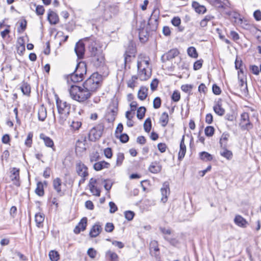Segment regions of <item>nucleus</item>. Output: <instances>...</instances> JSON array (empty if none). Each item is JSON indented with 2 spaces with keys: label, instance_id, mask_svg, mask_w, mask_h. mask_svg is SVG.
I'll list each match as a JSON object with an SVG mask.
<instances>
[{
  "label": "nucleus",
  "instance_id": "nucleus-1",
  "mask_svg": "<svg viewBox=\"0 0 261 261\" xmlns=\"http://www.w3.org/2000/svg\"><path fill=\"white\" fill-rule=\"evenodd\" d=\"M84 40L88 46L93 65L97 68L103 67L105 65V56L96 38L91 36L85 38Z\"/></svg>",
  "mask_w": 261,
  "mask_h": 261
},
{
  "label": "nucleus",
  "instance_id": "nucleus-2",
  "mask_svg": "<svg viewBox=\"0 0 261 261\" xmlns=\"http://www.w3.org/2000/svg\"><path fill=\"white\" fill-rule=\"evenodd\" d=\"M138 75L141 81L148 80L151 75V68L149 67L148 57L140 55L137 61Z\"/></svg>",
  "mask_w": 261,
  "mask_h": 261
},
{
  "label": "nucleus",
  "instance_id": "nucleus-3",
  "mask_svg": "<svg viewBox=\"0 0 261 261\" xmlns=\"http://www.w3.org/2000/svg\"><path fill=\"white\" fill-rule=\"evenodd\" d=\"M69 92L71 98L79 102H84L92 96L83 85L82 86L71 85Z\"/></svg>",
  "mask_w": 261,
  "mask_h": 261
},
{
  "label": "nucleus",
  "instance_id": "nucleus-4",
  "mask_svg": "<svg viewBox=\"0 0 261 261\" xmlns=\"http://www.w3.org/2000/svg\"><path fill=\"white\" fill-rule=\"evenodd\" d=\"M102 81L101 75L95 72L83 83V86L92 95L100 86Z\"/></svg>",
  "mask_w": 261,
  "mask_h": 261
},
{
  "label": "nucleus",
  "instance_id": "nucleus-5",
  "mask_svg": "<svg viewBox=\"0 0 261 261\" xmlns=\"http://www.w3.org/2000/svg\"><path fill=\"white\" fill-rule=\"evenodd\" d=\"M118 111V102L113 100L111 102L107 109L106 119L109 122H113L116 118Z\"/></svg>",
  "mask_w": 261,
  "mask_h": 261
},
{
  "label": "nucleus",
  "instance_id": "nucleus-6",
  "mask_svg": "<svg viewBox=\"0 0 261 261\" xmlns=\"http://www.w3.org/2000/svg\"><path fill=\"white\" fill-rule=\"evenodd\" d=\"M240 126L242 130H249L252 127L248 113L244 112L241 114Z\"/></svg>",
  "mask_w": 261,
  "mask_h": 261
},
{
  "label": "nucleus",
  "instance_id": "nucleus-7",
  "mask_svg": "<svg viewBox=\"0 0 261 261\" xmlns=\"http://www.w3.org/2000/svg\"><path fill=\"white\" fill-rule=\"evenodd\" d=\"M56 105L58 113H70V105L66 101L60 100L58 97L56 99Z\"/></svg>",
  "mask_w": 261,
  "mask_h": 261
},
{
  "label": "nucleus",
  "instance_id": "nucleus-8",
  "mask_svg": "<svg viewBox=\"0 0 261 261\" xmlns=\"http://www.w3.org/2000/svg\"><path fill=\"white\" fill-rule=\"evenodd\" d=\"M76 170L78 175L82 177L86 178L88 175L87 167L82 162L76 164Z\"/></svg>",
  "mask_w": 261,
  "mask_h": 261
},
{
  "label": "nucleus",
  "instance_id": "nucleus-9",
  "mask_svg": "<svg viewBox=\"0 0 261 261\" xmlns=\"http://www.w3.org/2000/svg\"><path fill=\"white\" fill-rule=\"evenodd\" d=\"M178 54L179 51L177 49H172L167 53L164 54L161 57V60L163 62H165L167 61L170 60L174 58L175 57L177 56Z\"/></svg>",
  "mask_w": 261,
  "mask_h": 261
},
{
  "label": "nucleus",
  "instance_id": "nucleus-10",
  "mask_svg": "<svg viewBox=\"0 0 261 261\" xmlns=\"http://www.w3.org/2000/svg\"><path fill=\"white\" fill-rule=\"evenodd\" d=\"M10 173V178L13 184L17 187L19 186V169L13 168Z\"/></svg>",
  "mask_w": 261,
  "mask_h": 261
},
{
  "label": "nucleus",
  "instance_id": "nucleus-11",
  "mask_svg": "<svg viewBox=\"0 0 261 261\" xmlns=\"http://www.w3.org/2000/svg\"><path fill=\"white\" fill-rule=\"evenodd\" d=\"M62 180L59 177H56L53 181V187L57 194L60 196H63L64 192L62 191Z\"/></svg>",
  "mask_w": 261,
  "mask_h": 261
},
{
  "label": "nucleus",
  "instance_id": "nucleus-12",
  "mask_svg": "<svg viewBox=\"0 0 261 261\" xmlns=\"http://www.w3.org/2000/svg\"><path fill=\"white\" fill-rule=\"evenodd\" d=\"M87 223V219L86 217L83 218L80 222L78 223L77 225L74 229V232L76 234H79L81 231H84L86 229Z\"/></svg>",
  "mask_w": 261,
  "mask_h": 261
},
{
  "label": "nucleus",
  "instance_id": "nucleus-13",
  "mask_svg": "<svg viewBox=\"0 0 261 261\" xmlns=\"http://www.w3.org/2000/svg\"><path fill=\"white\" fill-rule=\"evenodd\" d=\"M161 192L162 196L161 201L163 203H165L167 201L168 196L169 195L170 193V189L168 184L167 183H164L163 185V187L161 189Z\"/></svg>",
  "mask_w": 261,
  "mask_h": 261
},
{
  "label": "nucleus",
  "instance_id": "nucleus-14",
  "mask_svg": "<svg viewBox=\"0 0 261 261\" xmlns=\"http://www.w3.org/2000/svg\"><path fill=\"white\" fill-rule=\"evenodd\" d=\"M75 52L79 58H82L85 53V44L81 42H77L75 46Z\"/></svg>",
  "mask_w": 261,
  "mask_h": 261
},
{
  "label": "nucleus",
  "instance_id": "nucleus-15",
  "mask_svg": "<svg viewBox=\"0 0 261 261\" xmlns=\"http://www.w3.org/2000/svg\"><path fill=\"white\" fill-rule=\"evenodd\" d=\"M47 20L51 24H56L59 21L58 15L50 10H49L48 11Z\"/></svg>",
  "mask_w": 261,
  "mask_h": 261
},
{
  "label": "nucleus",
  "instance_id": "nucleus-16",
  "mask_svg": "<svg viewBox=\"0 0 261 261\" xmlns=\"http://www.w3.org/2000/svg\"><path fill=\"white\" fill-rule=\"evenodd\" d=\"M234 222L237 225L243 228L246 227L248 224L247 221L243 217L239 215L236 216Z\"/></svg>",
  "mask_w": 261,
  "mask_h": 261
},
{
  "label": "nucleus",
  "instance_id": "nucleus-17",
  "mask_svg": "<svg viewBox=\"0 0 261 261\" xmlns=\"http://www.w3.org/2000/svg\"><path fill=\"white\" fill-rule=\"evenodd\" d=\"M110 166V163L105 161H100L95 163L93 165V168L96 171H100L103 169L109 168Z\"/></svg>",
  "mask_w": 261,
  "mask_h": 261
},
{
  "label": "nucleus",
  "instance_id": "nucleus-18",
  "mask_svg": "<svg viewBox=\"0 0 261 261\" xmlns=\"http://www.w3.org/2000/svg\"><path fill=\"white\" fill-rule=\"evenodd\" d=\"M76 72L79 75H80L81 76H83L84 78V75L86 73V66L84 63H79L76 67V69L74 71Z\"/></svg>",
  "mask_w": 261,
  "mask_h": 261
},
{
  "label": "nucleus",
  "instance_id": "nucleus-19",
  "mask_svg": "<svg viewBox=\"0 0 261 261\" xmlns=\"http://www.w3.org/2000/svg\"><path fill=\"white\" fill-rule=\"evenodd\" d=\"M185 136H182L180 143V149L178 152V160H181L185 156L186 152V146L184 142Z\"/></svg>",
  "mask_w": 261,
  "mask_h": 261
},
{
  "label": "nucleus",
  "instance_id": "nucleus-20",
  "mask_svg": "<svg viewBox=\"0 0 261 261\" xmlns=\"http://www.w3.org/2000/svg\"><path fill=\"white\" fill-rule=\"evenodd\" d=\"M213 110L216 114L219 116H223L225 114V110L222 107L220 100H219L213 107Z\"/></svg>",
  "mask_w": 261,
  "mask_h": 261
},
{
  "label": "nucleus",
  "instance_id": "nucleus-21",
  "mask_svg": "<svg viewBox=\"0 0 261 261\" xmlns=\"http://www.w3.org/2000/svg\"><path fill=\"white\" fill-rule=\"evenodd\" d=\"M101 229V227L99 223L95 224L93 226L90 231L89 234L90 237L92 238L97 237L100 233Z\"/></svg>",
  "mask_w": 261,
  "mask_h": 261
},
{
  "label": "nucleus",
  "instance_id": "nucleus-22",
  "mask_svg": "<svg viewBox=\"0 0 261 261\" xmlns=\"http://www.w3.org/2000/svg\"><path fill=\"white\" fill-rule=\"evenodd\" d=\"M161 165L157 162L152 163L149 167V170L152 173H158L161 170Z\"/></svg>",
  "mask_w": 261,
  "mask_h": 261
},
{
  "label": "nucleus",
  "instance_id": "nucleus-23",
  "mask_svg": "<svg viewBox=\"0 0 261 261\" xmlns=\"http://www.w3.org/2000/svg\"><path fill=\"white\" fill-rule=\"evenodd\" d=\"M86 137L82 138L81 139L78 140L76 143V149H80V151L86 150Z\"/></svg>",
  "mask_w": 261,
  "mask_h": 261
},
{
  "label": "nucleus",
  "instance_id": "nucleus-24",
  "mask_svg": "<svg viewBox=\"0 0 261 261\" xmlns=\"http://www.w3.org/2000/svg\"><path fill=\"white\" fill-rule=\"evenodd\" d=\"M47 116V112L45 108L41 106L38 110V117L39 120L43 121Z\"/></svg>",
  "mask_w": 261,
  "mask_h": 261
},
{
  "label": "nucleus",
  "instance_id": "nucleus-25",
  "mask_svg": "<svg viewBox=\"0 0 261 261\" xmlns=\"http://www.w3.org/2000/svg\"><path fill=\"white\" fill-rule=\"evenodd\" d=\"M40 138L43 140L45 146L48 147H53L54 145V143L52 139L49 137L46 136L43 134L40 135Z\"/></svg>",
  "mask_w": 261,
  "mask_h": 261
},
{
  "label": "nucleus",
  "instance_id": "nucleus-26",
  "mask_svg": "<svg viewBox=\"0 0 261 261\" xmlns=\"http://www.w3.org/2000/svg\"><path fill=\"white\" fill-rule=\"evenodd\" d=\"M148 89L145 87H141L138 92V98L141 100H144L147 96Z\"/></svg>",
  "mask_w": 261,
  "mask_h": 261
},
{
  "label": "nucleus",
  "instance_id": "nucleus-27",
  "mask_svg": "<svg viewBox=\"0 0 261 261\" xmlns=\"http://www.w3.org/2000/svg\"><path fill=\"white\" fill-rule=\"evenodd\" d=\"M192 6L195 9V11L199 14H203L206 11L205 7L203 6L200 5L197 2H193Z\"/></svg>",
  "mask_w": 261,
  "mask_h": 261
},
{
  "label": "nucleus",
  "instance_id": "nucleus-28",
  "mask_svg": "<svg viewBox=\"0 0 261 261\" xmlns=\"http://www.w3.org/2000/svg\"><path fill=\"white\" fill-rule=\"evenodd\" d=\"M221 156L226 158L228 160H230L232 158V153L230 150H227L225 147L220 151V152Z\"/></svg>",
  "mask_w": 261,
  "mask_h": 261
},
{
  "label": "nucleus",
  "instance_id": "nucleus-29",
  "mask_svg": "<svg viewBox=\"0 0 261 261\" xmlns=\"http://www.w3.org/2000/svg\"><path fill=\"white\" fill-rule=\"evenodd\" d=\"M134 49H132V51H128L126 50L125 51V53L124 55V64L126 66V64L130 62L131 59L133 57H135L134 55Z\"/></svg>",
  "mask_w": 261,
  "mask_h": 261
},
{
  "label": "nucleus",
  "instance_id": "nucleus-30",
  "mask_svg": "<svg viewBox=\"0 0 261 261\" xmlns=\"http://www.w3.org/2000/svg\"><path fill=\"white\" fill-rule=\"evenodd\" d=\"M21 91L24 95H29L31 92V87L29 84L23 82L20 87Z\"/></svg>",
  "mask_w": 261,
  "mask_h": 261
},
{
  "label": "nucleus",
  "instance_id": "nucleus-31",
  "mask_svg": "<svg viewBox=\"0 0 261 261\" xmlns=\"http://www.w3.org/2000/svg\"><path fill=\"white\" fill-rule=\"evenodd\" d=\"M160 121L163 127H165L167 125L169 121V115L167 112L162 113L160 118Z\"/></svg>",
  "mask_w": 261,
  "mask_h": 261
},
{
  "label": "nucleus",
  "instance_id": "nucleus-32",
  "mask_svg": "<svg viewBox=\"0 0 261 261\" xmlns=\"http://www.w3.org/2000/svg\"><path fill=\"white\" fill-rule=\"evenodd\" d=\"M44 220V215L40 213L35 215V220L37 227H40Z\"/></svg>",
  "mask_w": 261,
  "mask_h": 261
},
{
  "label": "nucleus",
  "instance_id": "nucleus-33",
  "mask_svg": "<svg viewBox=\"0 0 261 261\" xmlns=\"http://www.w3.org/2000/svg\"><path fill=\"white\" fill-rule=\"evenodd\" d=\"M212 5L217 8H223L226 0H206Z\"/></svg>",
  "mask_w": 261,
  "mask_h": 261
},
{
  "label": "nucleus",
  "instance_id": "nucleus-34",
  "mask_svg": "<svg viewBox=\"0 0 261 261\" xmlns=\"http://www.w3.org/2000/svg\"><path fill=\"white\" fill-rule=\"evenodd\" d=\"M70 79L73 83H78L82 81L84 79L83 76L79 75L76 72H74L70 75Z\"/></svg>",
  "mask_w": 261,
  "mask_h": 261
},
{
  "label": "nucleus",
  "instance_id": "nucleus-35",
  "mask_svg": "<svg viewBox=\"0 0 261 261\" xmlns=\"http://www.w3.org/2000/svg\"><path fill=\"white\" fill-rule=\"evenodd\" d=\"M200 158L201 160L205 162L212 161L213 159L212 155L205 151L200 153Z\"/></svg>",
  "mask_w": 261,
  "mask_h": 261
},
{
  "label": "nucleus",
  "instance_id": "nucleus-36",
  "mask_svg": "<svg viewBox=\"0 0 261 261\" xmlns=\"http://www.w3.org/2000/svg\"><path fill=\"white\" fill-rule=\"evenodd\" d=\"M106 255L111 261H118V256L114 252L108 250L106 252Z\"/></svg>",
  "mask_w": 261,
  "mask_h": 261
},
{
  "label": "nucleus",
  "instance_id": "nucleus-37",
  "mask_svg": "<svg viewBox=\"0 0 261 261\" xmlns=\"http://www.w3.org/2000/svg\"><path fill=\"white\" fill-rule=\"evenodd\" d=\"M35 193L39 196H42L44 195L43 186L41 182L39 181L37 183Z\"/></svg>",
  "mask_w": 261,
  "mask_h": 261
},
{
  "label": "nucleus",
  "instance_id": "nucleus-38",
  "mask_svg": "<svg viewBox=\"0 0 261 261\" xmlns=\"http://www.w3.org/2000/svg\"><path fill=\"white\" fill-rule=\"evenodd\" d=\"M59 114V123L63 125L65 122V121L67 120L68 115L69 113H58Z\"/></svg>",
  "mask_w": 261,
  "mask_h": 261
},
{
  "label": "nucleus",
  "instance_id": "nucleus-39",
  "mask_svg": "<svg viewBox=\"0 0 261 261\" xmlns=\"http://www.w3.org/2000/svg\"><path fill=\"white\" fill-rule=\"evenodd\" d=\"M48 255L51 261H58L59 259V254L56 251L51 250Z\"/></svg>",
  "mask_w": 261,
  "mask_h": 261
},
{
  "label": "nucleus",
  "instance_id": "nucleus-40",
  "mask_svg": "<svg viewBox=\"0 0 261 261\" xmlns=\"http://www.w3.org/2000/svg\"><path fill=\"white\" fill-rule=\"evenodd\" d=\"M188 54L191 57L197 58L198 57V54L196 48L194 47H190L187 50Z\"/></svg>",
  "mask_w": 261,
  "mask_h": 261
},
{
  "label": "nucleus",
  "instance_id": "nucleus-41",
  "mask_svg": "<svg viewBox=\"0 0 261 261\" xmlns=\"http://www.w3.org/2000/svg\"><path fill=\"white\" fill-rule=\"evenodd\" d=\"M151 128V121L150 118H147L144 123V129L147 133H149Z\"/></svg>",
  "mask_w": 261,
  "mask_h": 261
},
{
  "label": "nucleus",
  "instance_id": "nucleus-42",
  "mask_svg": "<svg viewBox=\"0 0 261 261\" xmlns=\"http://www.w3.org/2000/svg\"><path fill=\"white\" fill-rule=\"evenodd\" d=\"M146 112V109L144 107H140L138 110L137 113V117L139 119H142L144 117L145 113Z\"/></svg>",
  "mask_w": 261,
  "mask_h": 261
},
{
  "label": "nucleus",
  "instance_id": "nucleus-43",
  "mask_svg": "<svg viewBox=\"0 0 261 261\" xmlns=\"http://www.w3.org/2000/svg\"><path fill=\"white\" fill-rule=\"evenodd\" d=\"M229 135L228 134L223 133L221 136V138L220 140V143L221 144V146L222 147L224 146V147H226V142L228 139Z\"/></svg>",
  "mask_w": 261,
  "mask_h": 261
},
{
  "label": "nucleus",
  "instance_id": "nucleus-44",
  "mask_svg": "<svg viewBox=\"0 0 261 261\" xmlns=\"http://www.w3.org/2000/svg\"><path fill=\"white\" fill-rule=\"evenodd\" d=\"M100 158L99 153L97 152H93L90 155V161L91 163L99 160Z\"/></svg>",
  "mask_w": 261,
  "mask_h": 261
},
{
  "label": "nucleus",
  "instance_id": "nucleus-45",
  "mask_svg": "<svg viewBox=\"0 0 261 261\" xmlns=\"http://www.w3.org/2000/svg\"><path fill=\"white\" fill-rule=\"evenodd\" d=\"M214 128L212 126H208L205 127L204 132L205 134L207 137H212L214 133Z\"/></svg>",
  "mask_w": 261,
  "mask_h": 261
},
{
  "label": "nucleus",
  "instance_id": "nucleus-46",
  "mask_svg": "<svg viewBox=\"0 0 261 261\" xmlns=\"http://www.w3.org/2000/svg\"><path fill=\"white\" fill-rule=\"evenodd\" d=\"M159 10L158 9H154L151 15L150 20H154L155 22L157 21L159 16Z\"/></svg>",
  "mask_w": 261,
  "mask_h": 261
},
{
  "label": "nucleus",
  "instance_id": "nucleus-47",
  "mask_svg": "<svg viewBox=\"0 0 261 261\" xmlns=\"http://www.w3.org/2000/svg\"><path fill=\"white\" fill-rule=\"evenodd\" d=\"M214 17L210 15H206L205 16L204 18L200 22V26L201 27H204L207 25V23L208 21H210Z\"/></svg>",
  "mask_w": 261,
  "mask_h": 261
},
{
  "label": "nucleus",
  "instance_id": "nucleus-48",
  "mask_svg": "<svg viewBox=\"0 0 261 261\" xmlns=\"http://www.w3.org/2000/svg\"><path fill=\"white\" fill-rule=\"evenodd\" d=\"M32 138H33V133L32 132H30L27 136V138L25 141V145L28 147H31L32 144Z\"/></svg>",
  "mask_w": 261,
  "mask_h": 261
},
{
  "label": "nucleus",
  "instance_id": "nucleus-49",
  "mask_svg": "<svg viewBox=\"0 0 261 261\" xmlns=\"http://www.w3.org/2000/svg\"><path fill=\"white\" fill-rule=\"evenodd\" d=\"M89 189L91 192L93 194V195L96 196H100V191L95 186H92V187H90Z\"/></svg>",
  "mask_w": 261,
  "mask_h": 261
},
{
  "label": "nucleus",
  "instance_id": "nucleus-50",
  "mask_svg": "<svg viewBox=\"0 0 261 261\" xmlns=\"http://www.w3.org/2000/svg\"><path fill=\"white\" fill-rule=\"evenodd\" d=\"M172 100L175 102H177L180 100V94L179 91H174L171 96Z\"/></svg>",
  "mask_w": 261,
  "mask_h": 261
},
{
  "label": "nucleus",
  "instance_id": "nucleus-51",
  "mask_svg": "<svg viewBox=\"0 0 261 261\" xmlns=\"http://www.w3.org/2000/svg\"><path fill=\"white\" fill-rule=\"evenodd\" d=\"M34 6L36 7V13L38 15H42L44 14V9L43 6H36L34 4Z\"/></svg>",
  "mask_w": 261,
  "mask_h": 261
},
{
  "label": "nucleus",
  "instance_id": "nucleus-52",
  "mask_svg": "<svg viewBox=\"0 0 261 261\" xmlns=\"http://www.w3.org/2000/svg\"><path fill=\"white\" fill-rule=\"evenodd\" d=\"M161 99L159 97H155L153 101V108L154 109H159L161 107Z\"/></svg>",
  "mask_w": 261,
  "mask_h": 261
},
{
  "label": "nucleus",
  "instance_id": "nucleus-53",
  "mask_svg": "<svg viewBox=\"0 0 261 261\" xmlns=\"http://www.w3.org/2000/svg\"><path fill=\"white\" fill-rule=\"evenodd\" d=\"M82 123L79 121H72L71 124L70 125L71 127L74 130H78L80 127L81 126Z\"/></svg>",
  "mask_w": 261,
  "mask_h": 261
},
{
  "label": "nucleus",
  "instance_id": "nucleus-54",
  "mask_svg": "<svg viewBox=\"0 0 261 261\" xmlns=\"http://www.w3.org/2000/svg\"><path fill=\"white\" fill-rule=\"evenodd\" d=\"M124 159V154L122 153H118L117 156L116 164L120 166Z\"/></svg>",
  "mask_w": 261,
  "mask_h": 261
},
{
  "label": "nucleus",
  "instance_id": "nucleus-55",
  "mask_svg": "<svg viewBox=\"0 0 261 261\" xmlns=\"http://www.w3.org/2000/svg\"><path fill=\"white\" fill-rule=\"evenodd\" d=\"M124 215H125V218L127 220L130 221L133 219L135 214L132 211H126L125 212Z\"/></svg>",
  "mask_w": 261,
  "mask_h": 261
},
{
  "label": "nucleus",
  "instance_id": "nucleus-56",
  "mask_svg": "<svg viewBox=\"0 0 261 261\" xmlns=\"http://www.w3.org/2000/svg\"><path fill=\"white\" fill-rule=\"evenodd\" d=\"M27 27V21L25 19L22 20L20 22V29L21 30H20L19 28L18 29V31L19 32H23Z\"/></svg>",
  "mask_w": 261,
  "mask_h": 261
},
{
  "label": "nucleus",
  "instance_id": "nucleus-57",
  "mask_svg": "<svg viewBox=\"0 0 261 261\" xmlns=\"http://www.w3.org/2000/svg\"><path fill=\"white\" fill-rule=\"evenodd\" d=\"M203 63V60H199L196 61L194 64L193 68L195 70H197L201 68Z\"/></svg>",
  "mask_w": 261,
  "mask_h": 261
},
{
  "label": "nucleus",
  "instance_id": "nucleus-58",
  "mask_svg": "<svg viewBox=\"0 0 261 261\" xmlns=\"http://www.w3.org/2000/svg\"><path fill=\"white\" fill-rule=\"evenodd\" d=\"M87 254L91 258H94L96 255V251L93 248H90L88 250Z\"/></svg>",
  "mask_w": 261,
  "mask_h": 261
},
{
  "label": "nucleus",
  "instance_id": "nucleus-59",
  "mask_svg": "<svg viewBox=\"0 0 261 261\" xmlns=\"http://www.w3.org/2000/svg\"><path fill=\"white\" fill-rule=\"evenodd\" d=\"M193 88V86L191 85H184L181 87V90L185 92H190Z\"/></svg>",
  "mask_w": 261,
  "mask_h": 261
},
{
  "label": "nucleus",
  "instance_id": "nucleus-60",
  "mask_svg": "<svg viewBox=\"0 0 261 261\" xmlns=\"http://www.w3.org/2000/svg\"><path fill=\"white\" fill-rule=\"evenodd\" d=\"M109 206L111 213H114L117 211V206L113 202L111 201L109 202Z\"/></svg>",
  "mask_w": 261,
  "mask_h": 261
},
{
  "label": "nucleus",
  "instance_id": "nucleus-61",
  "mask_svg": "<svg viewBox=\"0 0 261 261\" xmlns=\"http://www.w3.org/2000/svg\"><path fill=\"white\" fill-rule=\"evenodd\" d=\"M114 228V226L112 223H107L105 226V230L107 232H112Z\"/></svg>",
  "mask_w": 261,
  "mask_h": 261
},
{
  "label": "nucleus",
  "instance_id": "nucleus-62",
  "mask_svg": "<svg viewBox=\"0 0 261 261\" xmlns=\"http://www.w3.org/2000/svg\"><path fill=\"white\" fill-rule=\"evenodd\" d=\"M104 154L107 158H111L112 156V151L111 148L108 147L104 150Z\"/></svg>",
  "mask_w": 261,
  "mask_h": 261
},
{
  "label": "nucleus",
  "instance_id": "nucleus-63",
  "mask_svg": "<svg viewBox=\"0 0 261 261\" xmlns=\"http://www.w3.org/2000/svg\"><path fill=\"white\" fill-rule=\"evenodd\" d=\"M172 24L175 27L179 25L181 22L180 19L178 17H174L171 21Z\"/></svg>",
  "mask_w": 261,
  "mask_h": 261
},
{
  "label": "nucleus",
  "instance_id": "nucleus-64",
  "mask_svg": "<svg viewBox=\"0 0 261 261\" xmlns=\"http://www.w3.org/2000/svg\"><path fill=\"white\" fill-rule=\"evenodd\" d=\"M253 16L256 20H261V12L259 10H256L253 13Z\"/></svg>",
  "mask_w": 261,
  "mask_h": 261
}]
</instances>
